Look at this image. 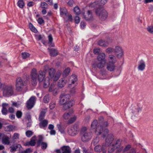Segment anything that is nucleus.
Listing matches in <instances>:
<instances>
[{"label":"nucleus","mask_w":153,"mask_h":153,"mask_svg":"<svg viewBox=\"0 0 153 153\" xmlns=\"http://www.w3.org/2000/svg\"><path fill=\"white\" fill-rule=\"evenodd\" d=\"M116 149L115 146L112 144L109 146L108 152L110 153H111L113 152L115 149Z\"/></svg>","instance_id":"ea45409f"},{"label":"nucleus","mask_w":153,"mask_h":153,"mask_svg":"<svg viewBox=\"0 0 153 153\" xmlns=\"http://www.w3.org/2000/svg\"><path fill=\"white\" fill-rule=\"evenodd\" d=\"M80 26L83 29L86 26L85 23L84 22H81L80 23Z\"/></svg>","instance_id":"774afa93"},{"label":"nucleus","mask_w":153,"mask_h":153,"mask_svg":"<svg viewBox=\"0 0 153 153\" xmlns=\"http://www.w3.org/2000/svg\"><path fill=\"white\" fill-rule=\"evenodd\" d=\"M71 113H65L63 115V117L64 119L67 120L71 117Z\"/></svg>","instance_id":"8fccbe9b"},{"label":"nucleus","mask_w":153,"mask_h":153,"mask_svg":"<svg viewBox=\"0 0 153 153\" xmlns=\"http://www.w3.org/2000/svg\"><path fill=\"white\" fill-rule=\"evenodd\" d=\"M45 111H42L41 112L39 117V121H41L44 119L45 116Z\"/></svg>","instance_id":"c9c22d12"},{"label":"nucleus","mask_w":153,"mask_h":153,"mask_svg":"<svg viewBox=\"0 0 153 153\" xmlns=\"http://www.w3.org/2000/svg\"><path fill=\"white\" fill-rule=\"evenodd\" d=\"M33 132L31 131L28 130L26 132L25 134L27 137H30L33 134Z\"/></svg>","instance_id":"de8ad7c7"},{"label":"nucleus","mask_w":153,"mask_h":153,"mask_svg":"<svg viewBox=\"0 0 153 153\" xmlns=\"http://www.w3.org/2000/svg\"><path fill=\"white\" fill-rule=\"evenodd\" d=\"M107 71L106 70H103L100 71V74L101 76H104L107 74Z\"/></svg>","instance_id":"4d7b16f0"},{"label":"nucleus","mask_w":153,"mask_h":153,"mask_svg":"<svg viewBox=\"0 0 153 153\" xmlns=\"http://www.w3.org/2000/svg\"><path fill=\"white\" fill-rule=\"evenodd\" d=\"M99 138L98 137H96L93 140L92 143L94 145V146L98 143L99 142Z\"/></svg>","instance_id":"13d9d810"},{"label":"nucleus","mask_w":153,"mask_h":153,"mask_svg":"<svg viewBox=\"0 0 153 153\" xmlns=\"http://www.w3.org/2000/svg\"><path fill=\"white\" fill-rule=\"evenodd\" d=\"M146 66L145 61L143 59H141L138 62L137 69L138 70L142 71L145 69Z\"/></svg>","instance_id":"a211bd4d"},{"label":"nucleus","mask_w":153,"mask_h":153,"mask_svg":"<svg viewBox=\"0 0 153 153\" xmlns=\"http://www.w3.org/2000/svg\"><path fill=\"white\" fill-rule=\"evenodd\" d=\"M74 10L76 14L79 15L80 13V10L78 6H76L74 9Z\"/></svg>","instance_id":"79ce46f5"},{"label":"nucleus","mask_w":153,"mask_h":153,"mask_svg":"<svg viewBox=\"0 0 153 153\" xmlns=\"http://www.w3.org/2000/svg\"><path fill=\"white\" fill-rule=\"evenodd\" d=\"M121 141L122 140H121L118 139L113 144L115 146L116 149L119 148L120 146Z\"/></svg>","instance_id":"72a5a7b5"},{"label":"nucleus","mask_w":153,"mask_h":153,"mask_svg":"<svg viewBox=\"0 0 153 153\" xmlns=\"http://www.w3.org/2000/svg\"><path fill=\"white\" fill-rule=\"evenodd\" d=\"M114 140L113 135L111 134H108L106 137L105 141L108 145L110 144Z\"/></svg>","instance_id":"b1692460"},{"label":"nucleus","mask_w":153,"mask_h":153,"mask_svg":"<svg viewBox=\"0 0 153 153\" xmlns=\"http://www.w3.org/2000/svg\"><path fill=\"white\" fill-rule=\"evenodd\" d=\"M18 6L20 8H22L25 6V4L23 0H19L17 2Z\"/></svg>","instance_id":"e433bc0d"},{"label":"nucleus","mask_w":153,"mask_h":153,"mask_svg":"<svg viewBox=\"0 0 153 153\" xmlns=\"http://www.w3.org/2000/svg\"><path fill=\"white\" fill-rule=\"evenodd\" d=\"M14 109L13 107H10L9 108L8 111H9L10 113H13L14 112Z\"/></svg>","instance_id":"338daca9"},{"label":"nucleus","mask_w":153,"mask_h":153,"mask_svg":"<svg viewBox=\"0 0 153 153\" xmlns=\"http://www.w3.org/2000/svg\"><path fill=\"white\" fill-rule=\"evenodd\" d=\"M113 51V50L112 48H108L106 49V52L108 53H111Z\"/></svg>","instance_id":"0e129e2a"},{"label":"nucleus","mask_w":153,"mask_h":153,"mask_svg":"<svg viewBox=\"0 0 153 153\" xmlns=\"http://www.w3.org/2000/svg\"><path fill=\"white\" fill-rule=\"evenodd\" d=\"M36 137L33 136L31 138L29 142H27L25 144V146H34L36 144L35 140Z\"/></svg>","instance_id":"4be33fe9"},{"label":"nucleus","mask_w":153,"mask_h":153,"mask_svg":"<svg viewBox=\"0 0 153 153\" xmlns=\"http://www.w3.org/2000/svg\"><path fill=\"white\" fill-rule=\"evenodd\" d=\"M98 44L100 46L105 47L108 46V43L102 40H100L98 41Z\"/></svg>","instance_id":"c756f323"},{"label":"nucleus","mask_w":153,"mask_h":153,"mask_svg":"<svg viewBox=\"0 0 153 153\" xmlns=\"http://www.w3.org/2000/svg\"><path fill=\"white\" fill-rule=\"evenodd\" d=\"M74 3V1L73 0H70L68 3V5L70 7H72Z\"/></svg>","instance_id":"680f3d73"},{"label":"nucleus","mask_w":153,"mask_h":153,"mask_svg":"<svg viewBox=\"0 0 153 153\" xmlns=\"http://www.w3.org/2000/svg\"><path fill=\"white\" fill-rule=\"evenodd\" d=\"M76 117L75 116H74L73 117L71 118L68 120V124H70L72 123L76 120Z\"/></svg>","instance_id":"09e8293b"},{"label":"nucleus","mask_w":153,"mask_h":153,"mask_svg":"<svg viewBox=\"0 0 153 153\" xmlns=\"http://www.w3.org/2000/svg\"><path fill=\"white\" fill-rule=\"evenodd\" d=\"M48 49L49 51L51 56H54L57 55L58 53L56 49L53 48L50 49L49 48H48Z\"/></svg>","instance_id":"c85d7f7f"},{"label":"nucleus","mask_w":153,"mask_h":153,"mask_svg":"<svg viewBox=\"0 0 153 153\" xmlns=\"http://www.w3.org/2000/svg\"><path fill=\"white\" fill-rule=\"evenodd\" d=\"M29 25L30 29L32 31L35 33L36 32V31H37L36 29L33 26V25H32V23H29Z\"/></svg>","instance_id":"49530a36"},{"label":"nucleus","mask_w":153,"mask_h":153,"mask_svg":"<svg viewBox=\"0 0 153 153\" xmlns=\"http://www.w3.org/2000/svg\"><path fill=\"white\" fill-rule=\"evenodd\" d=\"M40 121V122L39 124V126L41 128H42L43 127H46L48 124V121L47 120H42Z\"/></svg>","instance_id":"bb28decb"},{"label":"nucleus","mask_w":153,"mask_h":153,"mask_svg":"<svg viewBox=\"0 0 153 153\" xmlns=\"http://www.w3.org/2000/svg\"><path fill=\"white\" fill-rule=\"evenodd\" d=\"M108 60V62L113 63H115L117 62L115 56L113 55H110L109 56Z\"/></svg>","instance_id":"7c9ffc66"},{"label":"nucleus","mask_w":153,"mask_h":153,"mask_svg":"<svg viewBox=\"0 0 153 153\" xmlns=\"http://www.w3.org/2000/svg\"><path fill=\"white\" fill-rule=\"evenodd\" d=\"M72 127L74 130L76 134H77V131L79 130L78 125L77 124H75Z\"/></svg>","instance_id":"603ef678"},{"label":"nucleus","mask_w":153,"mask_h":153,"mask_svg":"<svg viewBox=\"0 0 153 153\" xmlns=\"http://www.w3.org/2000/svg\"><path fill=\"white\" fill-rule=\"evenodd\" d=\"M60 14L62 16L63 15L67 16L68 12L67 10L65 7H62L60 8Z\"/></svg>","instance_id":"2f4dec72"},{"label":"nucleus","mask_w":153,"mask_h":153,"mask_svg":"<svg viewBox=\"0 0 153 153\" xmlns=\"http://www.w3.org/2000/svg\"><path fill=\"white\" fill-rule=\"evenodd\" d=\"M58 90L56 84L52 83L50 87L49 91L52 92L54 95H56L58 92Z\"/></svg>","instance_id":"dca6fc26"},{"label":"nucleus","mask_w":153,"mask_h":153,"mask_svg":"<svg viewBox=\"0 0 153 153\" xmlns=\"http://www.w3.org/2000/svg\"><path fill=\"white\" fill-rule=\"evenodd\" d=\"M97 123V121L96 120H94L91 124V128H96L95 133L98 136L102 134V137L103 138L105 137L108 132V130L107 128H105L104 127L101 125L98 126L96 127Z\"/></svg>","instance_id":"f03ea898"},{"label":"nucleus","mask_w":153,"mask_h":153,"mask_svg":"<svg viewBox=\"0 0 153 153\" xmlns=\"http://www.w3.org/2000/svg\"><path fill=\"white\" fill-rule=\"evenodd\" d=\"M13 93V88L11 85L6 86L3 89V96L9 97L12 96Z\"/></svg>","instance_id":"6e6552de"},{"label":"nucleus","mask_w":153,"mask_h":153,"mask_svg":"<svg viewBox=\"0 0 153 153\" xmlns=\"http://www.w3.org/2000/svg\"><path fill=\"white\" fill-rule=\"evenodd\" d=\"M8 111L6 108H2L1 113L3 115H6L8 113Z\"/></svg>","instance_id":"5fc2aeb1"},{"label":"nucleus","mask_w":153,"mask_h":153,"mask_svg":"<svg viewBox=\"0 0 153 153\" xmlns=\"http://www.w3.org/2000/svg\"><path fill=\"white\" fill-rule=\"evenodd\" d=\"M48 43L50 44V45L52 47H54V44H53L52 42L53 40V38L51 35L50 34L48 36Z\"/></svg>","instance_id":"58836bf2"},{"label":"nucleus","mask_w":153,"mask_h":153,"mask_svg":"<svg viewBox=\"0 0 153 153\" xmlns=\"http://www.w3.org/2000/svg\"><path fill=\"white\" fill-rule=\"evenodd\" d=\"M142 108L139 105H132L130 108V111L132 114L135 116L142 110Z\"/></svg>","instance_id":"1a4fd4ad"},{"label":"nucleus","mask_w":153,"mask_h":153,"mask_svg":"<svg viewBox=\"0 0 153 153\" xmlns=\"http://www.w3.org/2000/svg\"><path fill=\"white\" fill-rule=\"evenodd\" d=\"M77 76L75 75H73L71 76L69 79V86L72 84H75L76 85L77 84L76 82L77 81Z\"/></svg>","instance_id":"aec40b11"},{"label":"nucleus","mask_w":153,"mask_h":153,"mask_svg":"<svg viewBox=\"0 0 153 153\" xmlns=\"http://www.w3.org/2000/svg\"><path fill=\"white\" fill-rule=\"evenodd\" d=\"M43 137L42 135H39L38 136V139L37 141V145L43 142Z\"/></svg>","instance_id":"a18cd8bd"},{"label":"nucleus","mask_w":153,"mask_h":153,"mask_svg":"<svg viewBox=\"0 0 153 153\" xmlns=\"http://www.w3.org/2000/svg\"><path fill=\"white\" fill-rule=\"evenodd\" d=\"M45 77V72L41 70L39 71L38 75V80L40 82L43 81L44 87L47 88L48 87L50 84V79L48 77H47L44 79Z\"/></svg>","instance_id":"7ed1b4c3"},{"label":"nucleus","mask_w":153,"mask_h":153,"mask_svg":"<svg viewBox=\"0 0 153 153\" xmlns=\"http://www.w3.org/2000/svg\"><path fill=\"white\" fill-rule=\"evenodd\" d=\"M66 82L67 81L65 78L61 79L58 82V86L59 87L62 88L64 86Z\"/></svg>","instance_id":"cd10ccee"},{"label":"nucleus","mask_w":153,"mask_h":153,"mask_svg":"<svg viewBox=\"0 0 153 153\" xmlns=\"http://www.w3.org/2000/svg\"><path fill=\"white\" fill-rule=\"evenodd\" d=\"M75 21L76 23L78 24L80 22V18L78 16H76L75 18Z\"/></svg>","instance_id":"69168bd1"},{"label":"nucleus","mask_w":153,"mask_h":153,"mask_svg":"<svg viewBox=\"0 0 153 153\" xmlns=\"http://www.w3.org/2000/svg\"><path fill=\"white\" fill-rule=\"evenodd\" d=\"M83 15L84 19L86 21H92L94 19L92 12L90 10H88L86 13H83Z\"/></svg>","instance_id":"ddd939ff"},{"label":"nucleus","mask_w":153,"mask_h":153,"mask_svg":"<svg viewBox=\"0 0 153 153\" xmlns=\"http://www.w3.org/2000/svg\"><path fill=\"white\" fill-rule=\"evenodd\" d=\"M40 7L42 8L47 9L48 8V5L45 2H42L40 4Z\"/></svg>","instance_id":"4c0bfd02"},{"label":"nucleus","mask_w":153,"mask_h":153,"mask_svg":"<svg viewBox=\"0 0 153 153\" xmlns=\"http://www.w3.org/2000/svg\"><path fill=\"white\" fill-rule=\"evenodd\" d=\"M131 147V146L130 145H128L126 146L123 150V152H126L128 151Z\"/></svg>","instance_id":"bf43d9fd"},{"label":"nucleus","mask_w":153,"mask_h":153,"mask_svg":"<svg viewBox=\"0 0 153 153\" xmlns=\"http://www.w3.org/2000/svg\"><path fill=\"white\" fill-rule=\"evenodd\" d=\"M147 29L149 33L153 34V25L148 26L147 28Z\"/></svg>","instance_id":"c03bdc74"},{"label":"nucleus","mask_w":153,"mask_h":153,"mask_svg":"<svg viewBox=\"0 0 153 153\" xmlns=\"http://www.w3.org/2000/svg\"><path fill=\"white\" fill-rule=\"evenodd\" d=\"M37 74V71L35 69H33L31 72V82L33 85L35 86L37 83V77L38 78V75Z\"/></svg>","instance_id":"9d476101"},{"label":"nucleus","mask_w":153,"mask_h":153,"mask_svg":"<svg viewBox=\"0 0 153 153\" xmlns=\"http://www.w3.org/2000/svg\"><path fill=\"white\" fill-rule=\"evenodd\" d=\"M105 56L106 55L104 53H100L97 57V59L99 62H103L104 63H106Z\"/></svg>","instance_id":"412c9836"},{"label":"nucleus","mask_w":153,"mask_h":153,"mask_svg":"<svg viewBox=\"0 0 153 153\" xmlns=\"http://www.w3.org/2000/svg\"><path fill=\"white\" fill-rule=\"evenodd\" d=\"M107 1V0H101L100 3L98 1H96L92 3L91 4V6L93 7H97V6H102L104 5Z\"/></svg>","instance_id":"6ab92c4d"},{"label":"nucleus","mask_w":153,"mask_h":153,"mask_svg":"<svg viewBox=\"0 0 153 153\" xmlns=\"http://www.w3.org/2000/svg\"><path fill=\"white\" fill-rule=\"evenodd\" d=\"M16 115L18 118H20L22 116V113L21 111H18L16 112Z\"/></svg>","instance_id":"6e6d98bb"},{"label":"nucleus","mask_w":153,"mask_h":153,"mask_svg":"<svg viewBox=\"0 0 153 153\" xmlns=\"http://www.w3.org/2000/svg\"><path fill=\"white\" fill-rule=\"evenodd\" d=\"M38 147L41 146V149L43 150H45L48 147V144L47 143L42 142L37 145Z\"/></svg>","instance_id":"473e14b6"},{"label":"nucleus","mask_w":153,"mask_h":153,"mask_svg":"<svg viewBox=\"0 0 153 153\" xmlns=\"http://www.w3.org/2000/svg\"><path fill=\"white\" fill-rule=\"evenodd\" d=\"M114 52L117 56L119 58L121 57L123 55V50L120 47L118 46L115 47Z\"/></svg>","instance_id":"2eb2a0df"},{"label":"nucleus","mask_w":153,"mask_h":153,"mask_svg":"<svg viewBox=\"0 0 153 153\" xmlns=\"http://www.w3.org/2000/svg\"><path fill=\"white\" fill-rule=\"evenodd\" d=\"M6 130L7 131H12L13 129V127L12 125H9L7 126L6 128Z\"/></svg>","instance_id":"052dcab7"},{"label":"nucleus","mask_w":153,"mask_h":153,"mask_svg":"<svg viewBox=\"0 0 153 153\" xmlns=\"http://www.w3.org/2000/svg\"><path fill=\"white\" fill-rule=\"evenodd\" d=\"M22 56L23 59H25L29 56L30 54L28 53L24 52L22 53Z\"/></svg>","instance_id":"3c124183"},{"label":"nucleus","mask_w":153,"mask_h":153,"mask_svg":"<svg viewBox=\"0 0 153 153\" xmlns=\"http://www.w3.org/2000/svg\"><path fill=\"white\" fill-rule=\"evenodd\" d=\"M68 132L69 134L71 136H74L76 134L72 127L68 129Z\"/></svg>","instance_id":"f704fd0d"},{"label":"nucleus","mask_w":153,"mask_h":153,"mask_svg":"<svg viewBox=\"0 0 153 153\" xmlns=\"http://www.w3.org/2000/svg\"><path fill=\"white\" fill-rule=\"evenodd\" d=\"M105 63L103 62H100L97 64L94 63L93 64L92 66L93 68H95L97 67L98 68L101 69L104 67Z\"/></svg>","instance_id":"393cba45"},{"label":"nucleus","mask_w":153,"mask_h":153,"mask_svg":"<svg viewBox=\"0 0 153 153\" xmlns=\"http://www.w3.org/2000/svg\"><path fill=\"white\" fill-rule=\"evenodd\" d=\"M56 105V102L54 101L51 102L49 105V108L51 109H53Z\"/></svg>","instance_id":"864d4df0"},{"label":"nucleus","mask_w":153,"mask_h":153,"mask_svg":"<svg viewBox=\"0 0 153 153\" xmlns=\"http://www.w3.org/2000/svg\"><path fill=\"white\" fill-rule=\"evenodd\" d=\"M59 103L63 105V108L65 110L71 108L74 104V101L71 100V96L69 94H62L60 96Z\"/></svg>","instance_id":"f257e3e1"},{"label":"nucleus","mask_w":153,"mask_h":153,"mask_svg":"<svg viewBox=\"0 0 153 153\" xmlns=\"http://www.w3.org/2000/svg\"><path fill=\"white\" fill-rule=\"evenodd\" d=\"M36 101V97L35 96L31 97L27 101V106L28 109H31L34 105Z\"/></svg>","instance_id":"f8f14e48"},{"label":"nucleus","mask_w":153,"mask_h":153,"mask_svg":"<svg viewBox=\"0 0 153 153\" xmlns=\"http://www.w3.org/2000/svg\"><path fill=\"white\" fill-rule=\"evenodd\" d=\"M10 136H7L4 134L0 133V140H1L3 144L9 145L10 143Z\"/></svg>","instance_id":"9b49d317"},{"label":"nucleus","mask_w":153,"mask_h":153,"mask_svg":"<svg viewBox=\"0 0 153 153\" xmlns=\"http://www.w3.org/2000/svg\"><path fill=\"white\" fill-rule=\"evenodd\" d=\"M62 153H71V150L68 146H64L61 148Z\"/></svg>","instance_id":"a878e982"},{"label":"nucleus","mask_w":153,"mask_h":153,"mask_svg":"<svg viewBox=\"0 0 153 153\" xmlns=\"http://www.w3.org/2000/svg\"><path fill=\"white\" fill-rule=\"evenodd\" d=\"M10 148H11L10 152H13L16 151L17 149L20 151L22 148V147L20 144H17L15 146H11Z\"/></svg>","instance_id":"5701e85b"},{"label":"nucleus","mask_w":153,"mask_h":153,"mask_svg":"<svg viewBox=\"0 0 153 153\" xmlns=\"http://www.w3.org/2000/svg\"><path fill=\"white\" fill-rule=\"evenodd\" d=\"M48 72L49 76L51 78H53V81H57L60 77L62 72L60 71H58L55 75L56 73L55 70L53 68L49 69Z\"/></svg>","instance_id":"0eeeda50"},{"label":"nucleus","mask_w":153,"mask_h":153,"mask_svg":"<svg viewBox=\"0 0 153 153\" xmlns=\"http://www.w3.org/2000/svg\"><path fill=\"white\" fill-rule=\"evenodd\" d=\"M26 80L20 77H17L16 80V90L20 91L23 89L26 84Z\"/></svg>","instance_id":"39448f33"},{"label":"nucleus","mask_w":153,"mask_h":153,"mask_svg":"<svg viewBox=\"0 0 153 153\" xmlns=\"http://www.w3.org/2000/svg\"><path fill=\"white\" fill-rule=\"evenodd\" d=\"M100 51V49L99 48H95L94 49V50H93V52H94V53L95 54H99V53H99Z\"/></svg>","instance_id":"e2e57ef3"},{"label":"nucleus","mask_w":153,"mask_h":153,"mask_svg":"<svg viewBox=\"0 0 153 153\" xmlns=\"http://www.w3.org/2000/svg\"><path fill=\"white\" fill-rule=\"evenodd\" d=\"M96 13L101 21L105 20L107 17V12L102 8H99L97 9L96 10Z\"/></svg>","instance_id":"423d86ee"},{"label":"nucleus","mask_w":153,"mask_h":153,"mask_svg":"<svg viewBox=\"0 0 153 153\" xmlns=\"http://www.w3.org/2000/svg\"><path fill=\"white\" fill-rule=\"evenodd\" d=\"M50 100V97L48 95H46L43 98V101L45 103H47Z\"/></svg>","instance_id":"37998d69"},{"label":"nucleus","mask_w":153,"mask_h":153,"mask_svg":"<svg viewBox=\"0 0 153 153\" xmlns=\"http://www.w3.org/2000/svg\"><path fill=\"white\" fill-rule=\"evenodd\" d=\"M115 63H111L110 62H108L106 64V68L107 70L110 71H114L115 68L116 66Z\"/></svg>","instance_id":"f3484780"},{"label":"nucleus","mask_w":153,"mask_h":153,"mask_svg":"<svg viewBox=\"0 0 153 153\" xmlns=\"http://www.w3.org/2000/svg\"><path fill=\"white\" fill-rule=\"evenodd\" d=\"M81 140L83 142L89 141L92 137V134L91 132L87 130L86 127L83 128L81 131Z\"/></svg>","instance_id":"20e7f679"},{"label":"nucleus","mask_w":153,"mask_h":153,"mask_svg":"<svg viewBox=\"0 0 153 153\" xmlns=\"http://www.w3.org/2000/svg\"><path fill=\"white\" fill-rule=\"evenodd\" d=\"M70 69L68 68H67L66 69H65L63 73V76L64 77H66V76L68 75L70 72Z\"/></svg>","instance_id":"a19ab883"},{"label":"nucleus","mask_w":153,"mask_h":153,"mask_svg":"<svg viewBox=\"0 0 153 153\" xmlns=\"http://www.w3.org/2000/svg\"><path fill=\"white\" fill-rule=\"evenodd\" d=\"M106 148V144H105L102 145V147L100 145H97L94 147V149L95 151L97 152H100L102 151L103 153H105Z\"/></svg>","instance_id":"4468645a"}]
</instances>
